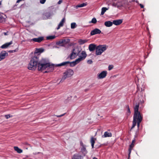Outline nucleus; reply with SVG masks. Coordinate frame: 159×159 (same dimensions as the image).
<instances>
[{
	"label": "nucleus",
	"instance_id": "9d476101",
	"mask_svg": "<svg viewBox=\"0 0 159 159\" xmlns=\"http://www.w3.org/2000/svg\"><path fill=\"white\" fill-rule=\"evenodd\" d=\"M43 39V37H40L38 38H33L32 39H28V41L31 42L32 41H34L35 42H37L40 43L41 42Z\"/></svg>",
	"mask_w": 159,
	"mask_h": 159
},
{
	"label": "nucleus",
	"instance_id": "f704fd0d",
	"mask_svg": "<svg viewBox=\"0 0 159 159\" xmlns=\"http://www.w3.org/2000/svg\"><path fill=\"white\" fill-rule=\"evenodd\" d=\"M5 117L7 119L11 117V116L10 115H5Z\"/></svg>",
	"mask_w": 159,
	"mask_h": 159
},
{
	"label": "nucleus",
	"instance_id": "c756f323",
	"mask_svg": "<svg viewBox=\"0 0 159 159\" xmlns=\"http://www.w3.org/2000/svg\"><path fill=\"white\" fill-rule=\"evenodd\" d=\"M76 27V23H72L71 24V29H74Z\"/></svg>",
	"mask_w": 159,
	"mask_h": 159
},
{
	"label": "nucleus",
	"instance_id": "aec40b11",
	"mask_svg": "<svg viewBox=\"0 0 159 159\" xmlns=\"http://www.w3.org/2000/svg\"><path fill=\"white\" fill-rule=\"evenodd\" d=\"M44 51V49L42 48H36V49L35 52V54L40 53Z\"/></svg>",
	"mask_w": 159,
	"mask_h": 159
},
{
	"label": "nucleus",
	"instance_id": "393cba45",
	"mask_svg": "<svg viewBox=\"0 0 159 159\" xmlns=\"http://www.w3.org/2000/svg\"><path fill=\"white\" fill-rule=\"evenodd\" d=\"M96 140V139L94 138L93 137H92L91 138L90 142L92 148H93L94 147V145Z\"/></svg>",
	"mask_w": 159,
	"mask_h": 159
},
{
	"label": "nucleus",
	"instance_id": "72a5a7b5",
	"mask_svg": "<svg viewBox=\"0 0 159 159\" xmlns=\"http://www.w3.org/2000/svg\"><path fill=\"white\" fill-rule=\"evenodd\" d=\"M88 63L89 64H91L93 63V61L91 60H89L88 61Z\"/></svg>",
	"mask_w": 159,
	"mask_h": 159
},
{
	"label": "nucleus",
	"instance_id": "1a4fd4ad",
	"mask_svg": "<svg viewBox=\"0 0 159 159\" xmlns=\"http://www.w3.org/2000/svg\"><path fill=\"white\" fill-rule=\"evenodd\" d=\"M80 152L82 153L84 156H85L87 153V152L86 150L85 147L83 143H81Z\"/></svg>",
	"mask_w": 159,
	"mask_h": 159
},
{
	"label": "nucleus",
	"instance_id": "f8f14e48",
	"mask_svg": "<svg viewBox=\"0 0 159 159\" xmlns=\"http://www.w3.org/2000/svg\"><path fill=\"white\" fill-rule=\"evenodd\" d=\"M71 159H83V157L79 153H76L73 155Z\"/></svg>",
	"mask_w": 159,
	"mask_h": 159
},
{
	"label": "nucleus",
	"instance_id": "ddd939ff",
	"mask_svg": "<svg viewBox=\"0 0 159 159\" xmlns=\"http://www.w3.org/2000/svg\"><path fill=\"white\" fill-rule=\"evenodd\" d=\"M7 54V53L5 51H2L0 53V61L4 59Z\"/></svg>",
	"mask_w": 159,
	"mask_h": 159
},
{
	"label": "nucleus",
	"instance_id": "4c0bfd02",
	"mask_svg": "<svg viewBox=\"0 0 159 159\" xmlns=\"http://www.w3.org/2000/svg\"><path fill=\"white\" fill-rule=\"evenodd\" d=\"M65 113H64V114H63L61 115H58V116H57V117H61V116H63L64 115H65Z\"/></svg>",
	"mask_w": 159,
	"mask_h": 159
},
{
	"label": "nucleus",
	"instance_id": "a211bd4d",
	"mask_svg": "<svg viewBox=\"0 0 159 159\" xmlns=\"http://www.w3.org/2000/svg\"><path fill=\"white\" fill-rule=\"evenodd\" d=\"M112 136V134L111 132H105L102 136V138H106L107 137H110Z\"/></svg>",
	"mask_w": 159,
	"mask_h": 159
},
{
	"label": "nucleus",
	"instance_id": "bb28decb",
	"mask_svg": "<svg viewBox=\"0 0 159 159\" xmlns=\"http://www.w3.org/2000/svg\"><path fill=\"white\" fill-rule=\"evenodd\" d=\"M86 5V4L85 3H83L81 4L78 5L76 6V8H77L78 7H82Z\"/></svg>",
	"mask_w": 159,
	"mask_h": 159
},
{
	"label": "nucleus",
	"instance_id": "79ce46f5",
	"mask_svg": "<svg viewBox=\"0 0 159 159\" xmlns=\"http://www.w3.org/2000/svg\"><path fill=\"white\" fill-rule=\"evenodd\" d=\"M93 159H98V158L96 157H94L93 158Z\"/></svg>",
	"mask_w": 159,
	"mask_h": 159
},
{
	"label": "nucleus",
	"instance_id": "ea45409f",
	"mask_svg": "<svg viewBox=\"0 0 159 159\" xmlns=\"http://www.w3.org/2000/svg\"><path fill=\"white\" fill-rule=\"evenodd\" d=\"M62 2V1L61 0H59L58 2V4H60Z\"/></svg>",
	"mask_w": 159,
	"mask_h": 159
},
{
	"label": "nucleus",
	"instance_id": "c9c22d12",
	"mask_svg": "<svg viewBox=\"0 0 159 159\" xmlns=\"http://www.w3.org/2000/svg\"><path fill=\"white\" fill-rule=\"evenodd\" d=\"M127 110H128V112L130 114V110L129 107L128 106L127 107Z\"/></svg>",
	"mask_w": 159,
	"mask_h": 159
},
{
	"label": "nucleus",
	"instance_id": "4468645a",
	"mask_svg": "<svg viewBox=\"0 0 159 159\" xmlns=\"http://www.w3.org/2000/svg\"><path fill=\"white\" fill-rule=\"evenodd\" d=\"M13 43L12 41L10 42L5 43L1 46V48L2 49H5L10 47V46Z\"/></svg>",
	"mask_w": 159,
	"mask_h": 159
},
{
	"label": "nucleus",
	"instance_id": "2f4dec72",
	"mask_svg": "<svg viewBox=\"0 0 159 159\" xmlns=\"http://www.w3.org/2000/svg\"><path fill=\"white\" fill-rule=\"evenodd\" d=\"M113 66L112 65H110L108 66V70H110L113 69Z\"/></svg>",
	"mask_w": 159,
	"mask_h": 159
},
{
	"label": "nucleus",
	"instance_id": "5701e85b",
	"mask_svg": "<svg viewBox=\"0 0 159 159\" xmlns=\"http://www.w3.org/2000/svg\"><path fill=\"white\" fill-rule=\"evenodd\" d=\"M134 144L132 143V144L129 146V155H128V158H129L130 156V154L131 152V151L132 149V148L134 147Z\"/></svg>",
	"mask_w": 159,
	"mask_h": 159
},
{
	"label": "nucleus",
	"instance_id": "58836bf2",
	"mask_svg": "<svg viewBox=\"0 0 159 159\" xmlns=\"http://www.w3.org/2000/svg\"><path fill=\"white\" fill-rule=\"evenodd\" d=\"M139 5L141 8H143L144 7V6L142 4H140Z\"/></svg>",
	"mask_w": 159,
	"mask_h": 159
},
{
	"label": "nucleus",
	"instance_id": "f3484780",
	"mask_svg": "<svg viewBox=\"0 0 159 159\" xmlns=\"http://www.w3.org/2000/svg\"><path fill=\"white\" fill-rule=\"evenodd\" d=\"M65 18H64L62 19L61 20V21L59 23V24L58 25V26L57 28V29L59 30L60 28L61 27H62L63 26V24L65 23Z\"/></svg>",
	"mask_w": 159,
	"mask_h": 159
},
{
	"label": "nucleus",
	"instance_id": "473e14b6",
	"mask_svg": "<svg viewBox=\"0 0 159 159\" xmlns=\"http://www.w3.org/2000/svg\"><path fill=\"white\" fill-rule=\"evenodd\" d=\"M46 0H40V2L41 3L43 4L46 2Z\"/></svg>",
	"mask_w": 159,
	"mask_h": 159
},
{
	"label": "nucleus",
	"instance_id": "6e6552de",
	"mask_svg": "<svg viewBox=\"0 0 159 159\" xmlns=\"http://www.w3.org/2000/svg\"><path fill=\"white\" fill-rule=\"evenodd\" d=\"M78 55L79 57L77 59L80 62L85 59L87 56V54L85 51H83L81 52L80 53H79Z\"/></svg>",
	"mask_w": 159,
	"mask_h": 159
},
{
	"label": "nucleus",
	"instance_id": "dca6fc26",
	"mask_svg": "<svg viewBox=\"0 0 159 159\" xmlns=\"http://www.w3.org/2000/svg\"><path fill=\"white\" fill-rule=\"evenodd\" d=\"M122 20L121 19H118L116 20H114L113 21V24L116 25H120L122 22Z\"/></svg>",
	"mask_w": 159,
	"mask_h": 159
},
{
	"label": "nucleus",
	"instance_id": "e433bc0d",
	"mask_svg": "<svg viewBox=\"0 0 159 159\" xmlns=\"http://www.w3.org/2000/svg\"><path fill=\"white\" fill-rule=\"evenodd\" d=\"M141 122H139V121L137 122V126H138V128L139 127V124H140V123Z\"/></svg>",
	"mask_w": 159,
	"mask_h": 159
},
{
	"label": "nucleus",
	"instance_id": "7c9ffc66",
	"mask_svg": "<svg viewBox=\"0 0 159 159\" xmlns=\"http://www.w3.org/2000/svg\"><path fill=\"white\" fill-rule=\"evenodd\" d=\"M65 40L64 39L61 40L59 42L58 44H61V43H65Z\"/></svg>",
	"mask_w": 159,
	"mask_h": 159
},
{
	"label": "nucleus",
	"instance_id": "a19ab883",
	"mask_svg": "<svg viewBox=\"0 0 159 159\" xmlns=\"http://www.w3.org/2000/svg\"><path fill=\"white\" fill-rule=\"evenodd\" d=\"M135 142V140H132V143H133V144H134Z\"/></svg>",
	"mask_w": 159,
	"mask_h": 159
},
{
	"label": "nucleus",
	"instance_id": "412c9836",
	"mask_svg": "<svg viewBox=\"0 0 159 159\" xmlns=\"http://www.w3.org/2000/svg\"><path fill=\"white\" fill-rule=\"evenodd\" d=\"M88 41V39H80L78 41V42L79 43V44H80V45H82V44H84V43H87Z\"/></svg>",
	"mask_w": 159,
	"mask_h": 159
},
{
	"label": "nucleus",
	"instance_id": "c85d7f7f",
	"mask_svg": "<svg viewBox=\"0 0 159 159\" xmlns=\"http://www.w3.org/2000/svg\"><path fill=\"white\" fill-rule=\"evenodd\" d=\"M97 22V20L95 18H93L91 21L89 22V23H92L93 24H95Z\"/></svg>",
	"mask_w": 159,
	"mask_h": 159
},
{
	"label": "nucleus",
	"instance_id": "9b49d317",
	"mask_svg": "<svg viewBox=\"0 0 159 159\" xmlns=\"http://www.w3.org/2000/svg\"><path fill=\"white\" fill-rule=\"evenodd\" d=\"M101 33V31L99 29L96 28L92 30L90 32V35H93L97 34H100Z\"/></svg>",
	"mask_w": 159,
	"mask_h": 159
},
{
	"label": "nucleus",
	"instance_id": "b1692460",
	"mask_svg": "<svg viewBox=\"0 0 159 159\" xmlns=\"http://www.w3.org/2000/svg\"><path fill=\"white\" fill-rule=\"evenodd\" d=\"M14 150L16 151L18 153H20L22 152V150L19 148L17 147H14Z\"/></svg>",
	"mask_w": 159,
	"mask_h": 159
},
{
	"label": "nucleus",
	"instance_id": "4be33fe9",
	"mask_svg": "<svg viewBox=\"0 0 159 159\" xmlns=\"http://www.w3.org/2000/svg\"><path fill=\"white\" fill-rule=\"evenodd\" d=\"M6 16L2 13H0V21H5Z\"/></svg>",
	"mask_w": 159,
	"mask_h": 159
},
{
	"label": "nucleus",
	"instance_id": "7ed1b4c3",
	"mask_svg": "<svg viewBox=\"0 0 159 159\" xmlns=\"http://www.w3.org/2000/svg\"><path fill=\"white\" fill-rule=\"evenodd\" d=\"M108 46L106 45H100L96 48L95 54L97 55H100L107 48Z\"/></svg>",
	"mask_w": 159,
	"mask_h": 159
},
{
	"label": "nucleus",
	"instance_id": "0eeeda50",
	"mask_svg": "<svg viewBox=\"0 0 159 159\" xmlns=\"http://www.w3.org/2000/svg\"><path fill=\"white\" fill-rule=\"evenodd\" d=\"M107 74L106 70H103L97 75V78L98 79H103L106 77Z\"/></svg>",
	"mask_w": 159,
	"mask_h": 159
},
{
	"label": "nucleus",
	"instance_id": "423d86ee",
	"mask_svg": "<svg viewBox=\"0 0 159 159\" xmlns=\"http://www.w3.org/2000/svg\"><path fill=\"white\" fill-rule=\"evenodd\" d=\"M80 62L77 59L75 61L71 62H70L69 61H65L64 62L61 64H58L57 65V66H65L67 64H68L70 63V65L71 66H74L76 65L77 64Z\"/></svg>",
	"mask_w": 159,
	"mask_h": 159
},
{
	"label": "nucleus",
	"instance_id": "2eb2a0df",
	"mask_svg": "<svg viewBox=\"0 0 159 159\" xmlns=\"http://www.w3.org/2000/svg\"><path fill=\"white\" fill-rule=\"evenodd\" d=\"M96 45L94 44H91L89 45V49L90 51H93L95 49L96 50Z\"/></svg>",
	"mask_w": 159,
	"mask_h": 159
},
{
	"label": "nucleus",
	"instance_id": "cd10ccee",
	"mask_svg": "<svg viewBox=\"0 0 159 159\" xmlns=\"http://www.w3.org/2000/svg\"><path fill=\"white\" fill-rule=\"evenodd\" d=\"M55 38V36H50L47 37V39L48 40L49 39H54Z\"/></svg>",
	"mask_w": 159,
	"mask_h": 159
},
{
	"label": "nucleus",
	"instance_id": "f03ea898",
	"mask_svg": "<svg viewBox=\"0 0 159 159\" xmlns=\"http://www.w3.org/2000/svg\"><path fill=\"white\" fill-rule=\"evenodd\" d=\"M139 103H136L134 106V114L133 116V125L131 129L134 128L136 125L137 122H141L142 120V115L139 111Z\"/></svg>",
	"mask_w": 159,
	"mask_h": 159
},
{
	"label": "nucleus",
	"instance_id": "37998d69",
	"mask_svg": "<svg viewBox=\"0 0 159 159\" xmlns=\"http://www.w3.org/2000/svg\"><path fill=\"white\" fill-rule=\"evenodd\" d=\"M1 2H0V5H1Z\"/></svg>",
	"mask_w": 159,
	"mask_h": 159
},
{
	"label": "nucleus",
	"instance_id": "a878e982",
	"mask_svg": "<svg viewBox=\"0 0 159 159\" xmlns=\"http://www.w3.org/2000/svg\"><path fill=\"white\" fill-rule=\"evenodd\" d=\"M108 10L106 7H102V11L101 12V14L102 15H103L106 11Z\"/></svg>",
	"mask_w": 159,
	"mask_h": 159
},
{
	"label": "nucleus",
	"instance_id": "39448f33",
	"mask_svg": "<svg viewBox=\"0 0 159 159\" xmlns=\"http://www.w3.org/2000/svg\"><path fill=\"white\" fill-rule=\"evenodd\" d=\"M80 52V50L78 48L76 47L72 50L69 57L70 59H72L75 58L78 55Z\"/></svg>",
	"mask_w": 159,
	"mask_h": 159
},
{
	"label": "nucleus",
	"instance_id": "6ab92c4d",
	"mask_svg": "<svg viewBox=\"0 0 159 159\" xmlns=\"http://www.w3.org/2000/svg\"><path fill=\"white\" fill-rule=\"evenodd\" d=\"M113 22L110 21H108L105 22L104 25L107 27H110L112 26Z\"/></svg>",
	"mask_w": 159,
	"mask_h": 159
},
{
	"label": "nucleus",
	"instance_id": "20e7f679",
	"mask_svg": "<svg viewBox=\"0 0 159 159\" xmlns=\"http://www.w3.org/2000/svg\"><path fill=\"white\" fill-rule=\"evenodd\" d=\"M74 74V71L71 69L67 70L63 73V75L60 81L61 82L63 81L66 79L72 76Z\"/></svg>",
	"mask_w": 159,
	"mask_h": 159
},
{
	"label": "nucleus",
	"instance_id": "f257e3e1",
	"mask_svg": "<svg viewBox=\"0 0 159 159\" xmlns=\"http://www.w3.org/2000/svg\"><path fill=\"white\" fill-rule=\"evenodd\" d=\"M38 61L39 58L36 57L32 58L28 65V69L30 70H34L38 67V69L39 71L52 69L53 66L46 59L43 58L39 61Z\"/></svg>",
	"mask_w": 159,
	"mask_h": 159
}]
</instances>
